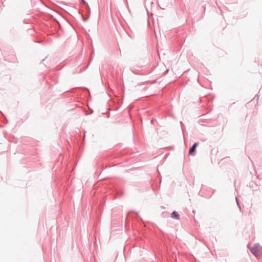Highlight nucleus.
<instances>
[{"label": "nucleus", "mask_w": 262, "mask_h": 262, "mask_svg": "<svg viewBox=\"0 0 262 262\" xmlns=\"http://www.w3.org/2000/svg\"><path fill=\"white\" fill-rule=\"evenodd\" d=\"M258 243L255 244L252 247L249 248L250 252L256 257L258 256Z\"/></svg>", "instance_id": "obj_1"}, {"label": "nucleus", "mask_w": 262, "mask_h": 262, "mask_svg": "<svg viewBox=\"0 0 262 262\" xmlns=\"http://www.w3.org/2000/svg\"><path fill=\"white\" fill-rule=\"evenodd\" d=\"M198 145V143H195L190 148L189 151V154L192 156H194L195 155V150L196 147Z\"/></svg>", "instance_id": "obj_2"}, {"label": "nucleus", "mask_w": 262, "mask_h": 262, "mask_svg": "<svg viewBox=\"0 0 262 262\" xmlns=\"http://www.w3.org/2000/svg\"><path fill=\"white\" fill-rule=\"evenodd\" d=\"M171 217L176 220H179L180 215L176 211H173L171 213Z\"/></svg>", "instance_id": "obj_3"}, {"label": "nucleus", "mask_w": 262, "mask_h": 262, "mask_svg": "<svg viewBox=\"0 0 262 262\" xmlns=\"http://www.w3.org/2000/svg\"><path fill=\"white\" fill-rule=\"evenodd\" d=\"M249 187L253 189V191L257 190V185L253 181H251L249 183Z\"/></svg>", "instance_id": "obj_4"}, {"label": "nucleus", "mask_w": 262, "mask_h": 262, "mask_svg": "<svg viewBox=\"0 0 262 262\" xmlns=\"http://www.w3.org/2000/svg\"><path fill=\"white\" fill-rule=\"evenodd\" d=\"M123 194V191L122 190L117 191V194H116V197L119 198Z\"/></svg>", "instance_id": "obj_5"}, {"label": "nucleus", "mask_w": 262, "mask_h": 262, "mask_svg": "<svg viewBox=\"0 0 262 262\" xmlns=\"http://www.w3.org/2000/svg\"><path fill=\"white\" fill-rule=\"evenodd\" d=\"M235 200H236V202L237 203V205L238 208H239V210H241V205L239 204V200H238V199L237 198H235Z\"/></svg>", "instance_id": "obj_6"}, {"label": "nucleus", "mask_w": 262, "mask_h": 262, "mask_svg": "<svg viewBox=\"0 0 262 262\" xmlns=\"http://www.w3.org/2000/svg\"><path fill=\"white\" fill-rule=\"evenodd\" d=\"M82 2L84 4H86L88 6V4L86 3V2L84 1V0H81Z\"/></svg>", "instance_id": "obj_7"}, {"label": "nucleus", "mask_w": 262, "mask_h": 262, "mask_svg": "<svg viewBox=\"0 0 262 262\" xmlns=\"http://www.w3.org/2000/svg\"><path fill=\"white\" fill-rule=\"evenodd\" d=\"M253 168L254 169L255 171H256V170H255V167H254Z\"/></svg>", "instance_id": "obj_8"}]
</instances>
